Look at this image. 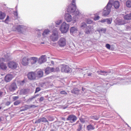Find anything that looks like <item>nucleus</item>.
<instances>
[{
	"label": "nucleus",
	"instance_id": "nucleus-8",
	"mask_svg": "<svg viewBox=\"0 0 131 131\" xmlns=\"http://www.w3.org/2000/svg\"><path fill=\"white\" fill-rule=\"evenodd\" d=\"M58 32L56 30L54 31L53 34L50 37V39L53 41H57L58 40Z\"/></svg>",
	"mask_w": 131,
	"mask_h": 131
},
{
	"label": "nucleus",
	"instance_id": "nucleus-58",
	"mask_svg": "<svg viewBox=\"0 0 131 131\" xmlns=\"http://www.w3.org/2000/svg\"><path fill=\"white\" fill-rule=\"evenodd\" d=\"M3 92L0 91V97H2V96Z\"/></svg>",
	"mask_w": 131,
	"mask_h": 131
},
{
	"label": "nucleus",
	"instance_id": "nucleus-64",
	"mask_svg": "<svg viewBox=\"0 0 131 131\" xmlns=\"http://www.w3.org/2000/svg\"><path fill=\"white\" fill-rule=\"evenodd\" d=\"M15 15L17 16H18V13L17 12H16L15 13Z\"/></svg>",
	"mask_w": 131,
	"mask_h": 131
},
{
	"label": "nucleus",
	"instance_id": "nucleus-28",
	"mask_svg": "<svg viewBox=\"0 0 131 131\" xmlns=\"http://www.w3.org/2000/svg\"><path fill=\"white\" fill-rule=\"evenodd\" d=\"M79 91L80 90L78 88H74L71 91V92L74 94H77Z\"/></svg>",
	"mask_w": 131,
	"mask_h": 131
},
{
	"label": "nucleus",
	"instance_id": "nucleus-44",
	"mask_svg": "<svg viewBox=\"0 0 131 131\" xmlns=\"http://www.w3.org/2000/svg\"><path fill=\"white\" fill-rule=\"evenodd\" d=\"M108 49H110L111 48V46L110 45L108 44V43H107L106 45L105 46Z\"/></svg>",
	"mask_w": 131,
	"mask_h": 131
},
{
	"label": "nucleus",
	"instance_id": "nucleus-22",
	"mask_svg": "<svg viewBox=\"0 0 131 131\" xmlns=\"http://www.w3.org/2000/svg\"><path fill=\"white\" fill-rule=\"evenodd\" d=\"M97 72L99 75L106 76L108 74V72L106 71L101 70L99 71H97Z\"/></svg>",
	"mask_w": 131,
	"mask_h": 131
},
{
	"label": "nucleus",
	"instance_id": "nucleus-33",
	"mask_svg": "<svg viewBox=\"0 0 131 131\" xmlns=\"http://www.w3.org/2000/svg\"><path fill=\"white\" fill-rule=\"evenodd\" d=\"M127 6L129 7H131V1H128L126 2Z\"/></svg>",
	"mask_w": 131,
	"mask_h": 131
},
{
	"label": "nucleus",
	"instance_id": "nucleus-3",
	"mask_svg": "<svg viewBox=\"0 0 131 131\" xmlns=\"http://www.w3.org/2000/svg\"><path fill=\"white\" fill-rule=\"evenodd\" d=\"M69 25L65 22H63L60 28V30L62 33H66L68 30Z\"/></svg>",
	"mask_w": 131,
	"mask_h": 131
},
{
	"label": "nucleus",
	"instance_id": "nucleus-7",
	"mask_svg": "<svg viewBox=\"0 0 131 131\" xmlns=\"http://www.w3.org/2000/svg\"><path fill=\"white\" fill-rule=\"evenodd\" d=\"M28 78V79L31 80H34L37 79V78L36 73L33 72H29L27 74Z\"/></svg>",
	"mask_w": 131,
	"mask_h": 131
},
{
	"label": "nucleus",
	"instance_id": "nucleus-50",
	"mask_svg": "<svg viewBox=\"0 0 131 131\" xmlns=\"http://www.w3.org/2000/svg\"><path fill=\"white\" fill-rule=\"evenodd\" d=\"M5 59L3 58H0V62H2L5 61Z\"/></svg>",
	"mask_w": 131,
	"mask_h": 131
},
{
	"label": "nucleus",
	"instance_id": "nucleus-46",
	"mask_svg": "<svg viewBox=\"0 0 131 131\" xmlns=\"http://www.w3.org/2000/svg\"><path fill=\"white\" fill-rule=\"evenodd\" d=\"M40 90V88H38V87L36 89L35 93H36L38 92Z\"/></svg>",
	"mask_w": 131,
	"mask_h": 131
},
{
	"label": "nucleus",
	"instance_id": "nucleus-25",
	"mask_svg": "<svg viewBox=\"0 0 131 131\" xmlns=\"http://www.w3.org/2000/svg\"><path fill=\"white\" fill-rule=\"evenodd\" d=\"M6 16V14L5 13L0 11V19L2 20L5 18Z\"/></svg>",
	"mask_w": 131,
	"mask_h": 131
},
{
	"label": "nucleus",
	"instance_id": "nucleus-51",
	"mask_svg": "<svg viewBox=\"0 0 131 131\" xmlns=\"http://www.w3.org/2000/svg\"><path fill=\"white\" fill-rule=\"evenodd\" d=\"M99 22H100L102 23H104L106 21V19H103V20H100Z\"/></svg>",
	"mask_w": 131,
	"mask_h": 131
},
{
	"label": "nucleus",
	"instance_id": "nucleus-4",
	"mask_svg": "<svg viewBox=\"0 0 131 131\" xmlns=\"http://www.w3.org/2000/svg\"><path fill=\"white\" fill-rule=\"evenodd\" d=\"M29 58L28 56H25L21 60V64L23 66H26L30 63Z\"/></svg>",
	"mask_w": 131,
	"mask_h": 131
},
{
	"label": "nucleus",
	"instance_id": "nucleus-1",
	"mask_svg": "<svg viewBox=\"0 0 131 131\" xmlns=\"http://www.w3.org/2000/svg\"><path fill=\"white\" fill-rule=\"evenodd\" d=\"M112 6V4L110 2L108 3L106 6L104 8L103 12V16H106L109 14Z\"/></svg>",
	"mask_w": 131,
	"mask_h": 131
},
{
	"label": "nucleus",
	"instance_id": "nucleus-30",
	"mask_svg": "<svg viewBox=\"0 0 131 131\" xmlns=\"http://www.w3.org/2000/svg\"><path fill=\"white\" fill-rule=\"evenodd\" d=\"M22 29L23 27L19 25L16 28V30L18 32H21Z\"/></svg>",
	"mask_w": 131,
	"mask_h": 131
},
{
	"label": "nucleus",
	"instance_id": "nucleus-53",
	"mask_svg": "<svg viewBox=\"0 0 131 131\" xmlns=\"http://www.w3.org/2000/svg\"><path fill=\"white\" fill-rule=\"evenodd\" d=\"M10 103L9 101L7 102L5 104V105L6 106H8L9 105Z\"/></svg>",
	"mask_w": 131,
	"mask_h": 131
},
{
	"label": "nucleus",
	"instance_id": "nucleus-52",
	"mask_svg": "<svg viewBox=\"0 0 131 131\" xmlns=\"http://www.w3.org/2000/svg\"><path fill=\"white\" fill-rule=\"evenodd\" d=\"M59 68L58 67H57L54 69V71H59Z\"/></svg>",
	"mask_w": 131,
	"mask_h": 131
},
{
	"label": "nucleus",
	"instance_id": "nucleus-26",
	"mask_svg": "<svg viewBox=\"0 0 131 131\" xmlns=\"http://www.w3.org/2000/svg\"><path fill=\"white\" fill-rule=\"evenodd\" d=\"M114 5L115 8H118L120 5L119 2L117 1H115L114 3Z\"/></svg>",
	"mask_w": 131,
	"mask_h": 131
},
{
	"label": "nucleus",
	"instance_id": "nucleus-60",
	"mask_svg": "<svg viewBox=\"0 0 131 131\" xmlns=\"http://www.w3.org/2000/svg\"><path fill=\"white\" fill-rule=\"evenodd\" d=\"M126 28L127 29H130L131 28V27H130V26H127L126 27Z\"/></svg>",
	"mask_w": 131,
	"mask_h": 131
},
{
	"label": "nucleus",
	"instance_id": "nucleus-24",
	"mask_svg": "<svg viewBox=\"0 0 131 131\" xmlns=\"http://www.w3.org/2000/svg\"><path fill=\"white\" fill-rule=\"evenodd\" d=\"M86 129L88 130L89 131L93 130L94 129L95 127L94 126L90 124L87 126Z\"/></svg>",
	"mask_w": 131,
	"mask_h": 131
},
{
	"label": "nucleus",
	"instance_id": "nucleus-45",
	"mask_svg": "<svg viewBox=\"0 0 131 131\" xmlns=\"http://www.w3.org/2000/svg\"><path fill=\"white\" fill-rule=\"evenodd\" d=\"M86 23L88 24H90L92 23V21L91 20L88 19L87 20Z\"/></svg>",
	"mask_w": 131,
	"mask_h": 131
},
{
	"label": "nucleus",
	"instance_id": "nucleus-31",
	"mask_svg": "<svg viewBox=\"0 0 131 131\" xmlns=\"http://www.w3.org/2000/svg\"><path fill=\"white\" fill-rule=\"evenodd\" d=\"M50 32L49 30L48 29H45L44 31L43 34L42 35L44 36H45L46 35H47Z\"/></svg>",
	"mask_w": 131,
	"mask_h": 131
},
{
	"label": "nucleus",
	"instance_id": "nucleus-35",
	"mask_svg": "<svg viewBox=\"0 0 131 131\" xmlns=\"http://www.w3.org/2000/svg\"><path fill=\"white\" fill-rule=\"evenodd\" d=\"M113 82H109V83H107L106 84V88H107L110 87L111 86L113 85Z\"/></svg>",
	"mask_w": 131,
	"mask_h": 131
},
{
	"label": "nucleus",
	"instance_id": "nucleus-11",
	"mask_svg": "<svg viewBox=\"0 0 131 131\" xmlns=\"http://www.w3.org/2000/svg\"><path fill=\"white\" fill-rule=\"evenodd\" d=\"M46 56L42 55L39 58L38 62L39 64H41L46 61Z\"/></svg>",
	"mask_w": 131,
	"mask_h": 131
},
{
	"label": "nucleus",
	"instance_id": "nucleus-10",
	"mask_svg": "<svg viewBox=\"0 0 131 131\" xmlns=\"http://www.w3.org/2000/svg\"><path fill=\"white\" fill-rule=\"evenodd\" d=\"M66 40L65 38L62 37L60 39L58 43L60 46L63 47L66 45Z\"/></svg>",
	"mask_w": 131,
	"mask_h": 131
},
{
	"label": "nucleus",
	"instance_id": "nucleus-20",
	"mask_svg": "<svg viewBox=\"0 0 131 131\" xmlns=\"http://www.w3.org/2000/svg\"><path fill=\"white\" fill-rule=\"evenodd\" d=\"M124 20H131V12L129 14L125 15L123 16Z\"/></svg>",
	"mask_w": 131,
	"mask_h": 131
},
{
	"label": "nucleus",
	"instance_id": "nucleus-23",
	"mask_svg": "<svg viewBox=\"0 0 131 131\" xmlns=\"http://www.w3.org/2000/svg\"><path fill=\"white\" fill-rule=\"evenodd\" d=\"M106 28H100L97 29V31H98L99 33L103 32L105 33L106 31Z\"/></svg>",
	"mask_w": 131,
	"mask_h": 131
},
{
	"label": "nucleus",
	"instance_id": "nucleus-59",
	"mask_svg": "<svg viewBox=\"0 0 131 131\" xmlns=\"http://www.w3.org/2000/svg\"><path fill=\"white\" fill-rule=\"evenodd\" d=\"M93 117V118L96 120H98V118H99V117H96L95 116H94Z\"/></svg>",
	"mask_w": 131,
	"mask_h": 131
},
{
	"label": "nucleus",
	"instance_id": "nucleus-5",
	"mask_svg": "<svg viewBox=\"0 0 131 131\" xmlns=\"http://www.w3.org/2000/svg\"><path fill=\"white\" fill-rule=\"evenodd\" d=\"M76 8H74L73 7L71 6V4L68 7L67 9V11L69 13H74L75 15H79V13L78 11H75Z\"/></svg>",
	"mask_w": 131,
	"mask_h": 131
},
{
	"label": "nucleus",
	"instance_id": "nucleus-12",
	"mask_svg": "<svg viewBox=\"0 0 131 131\" xmlns=\"http://www.w3.org/2000/svg\"><path fill=\"white\" fill-rule=\"evenodd\" d=\"M29 59L30 63L31 65L35 64L38 60V58L36 57H31L29 58Z\"/></svg>",
	"mask_w": 131,
	"mask_h": 131
},
{
	"label": "nucleus",
	"instance_id": "nucleus-63",
	"mask_svg": "<svg viewBox=\"0 0 131 131\" xmlns=\"http://www.w3.org/2000/svg\"><path fill=\"white\" fill-rule=\"evenodd\" d=\"M51 64H53V65L54 64V62L53 61H51Z\"/></svg>",
	"mask_w": 131,
	"mask_h": 131
},
{
	"label": "nucleus",
	"instance_id": "nucleus-18",
	"mask_svg": "<svg viewBox=\"0 0 131 131\" xmlns=\"http://www.w3.org/2000/svg\"><path fill=\"white\" fill-rule=\"evenodd\" d=\"M32 106H29L27 105H25L24 106L21 107L20 110V111H24L29 109L31 108Z\"/></svg>",
	"mask_w": 131,
	"mask_h": 131
},
{
	"label": "nucleus",
	"instance_id": "nucleus-41",
	"mask_svg": "<svg viewBox=\"0 0 131 131\" xmlns=\"http://www.w3.org/2000/svg\"><path fill=\"white\" fill-rule=\"evenodd\" d=\"M38 95H36L35 96H34L31 97V98H29L27 100V101L28 102L31 101L32 100L34 99V98H35L36 96H38Z\"/></svg>",
	"mask_w": 131,
	"mask_h": 131
},
{
	"label": "nucleus",
	"instance_id": "nucleus-62",
	"mask_svg": "<svg viewBox=\"0 0 131 131\" xmlns=\"http://www.w3.org/2000/svg\"><path fill=\"white\" fill-rule=\"evenodd\" d=\"M92 74V73H89L88 74V76H91Z\"/></svg>",
	"mask_w": 131,
	"mask_h": 131
},
{
	"label": "nucleus",
	"instance_id": "nucleus-16",
	"mask_svg": "<svg viewBox=\"0 0 131 131\" xmlns=\"http://www.w3.org/2000/svg\"><path fill=\"white\" fill-rule=\"evenodd\" d=\"M13 78L12 75L8 74L5 76V80L6 82H9Z\"/></svg>",
	"mask_w": 131,
	"mask_h": 131
},
{
	"label": "nucleus",
	"instance_id": "nucleus-14",
	"mask_svg": "<svg viewBox=\"0 0 131 131\" xmlns=\"http://www.w3.org/2000/svg\"><path fill=\"white\" fill-rule=\"evenodd\" d=\"M17 88V86L15 82H13L9 86V89L11 91H13Z\"/></svg>",
	"mask_w": 131,
	"mask_h": 131
},
{
	"label": "nucleus",
	"instance_id": "nucleus-13",
	"mask_svg": "<svg viewBox=\"0 0 131 131\" xmlns=\"http://www.w3.org/2000/svg\"><path fill=\"white\" fill-rule=\"evenodd\" d=\"M93 29V26L89 25L86 27L85 30L84 32L85 34H89L92 31Z\"/></svg>",
	"mask_w": 131,
	"mask_h": 131
},
{
	"label": "nucleus",
	"instance_id": "nucleus-19",
	"mask_svg": "<svg viewBox=\"0 0 131 131\" xmlns=\"http://www.w3.org/2000/svg\"><path fill=\"white\" fill-rule=\"evenodd\" d=\"M65 18L68 22H70L72 20L71 16L69 14H66L65 15Z\"/></svg>",
	"mask_w": 131,
	"mask_h": 131
},
{
	"label": "nucleus",
	"instance_id": "nucleus-42",
	"mask_svg": "<svg viewBox=\"0 0 131 131\" xmlns=\"http://www.w3.org/2000/svg\"><path fill=\"white\" fill-rule=\"evenodd\" d=\"M9 17L8 16H7L6 19L4 21V22L6 23H8V22L9 21Z\"/></svg>",
	"mask_w": 131,
	"mask_h": 131
},
{
	"label": "nucleus",
	"instance_id": "nucleus-15",
	"mask_svg": "<svg viewBox=\"0 0 131 131\" xmlns=\"http://www.w3.org/2000/svg\"><path fill=\"white\" fill-rule=\"evenodd\" d=\"M43 72L41 70L37 71V72L36 77L37 79L38 78H42L43 77Z\"/></svg>",
	"mask_w": 131,
	"mask_h": 131
},
{
	"label": "nucleus",
	"instance_id": "nucleus-29",
	"mask_svg": "<svg viewBox=\"0 0 131 131\" xmlns=\"http://www.w3.org/2000/svg\"><path fill=\"white\" fill-rule=\"evenodd\" d=\"M128 23V22L126 21L125 20H121L119 21L118 23V25H123L125 24H126Z\"/></svg>",
	"mask_w": 131,
	"mask_h": 131
},
{
	"label": "nucleus",
	"instance_id": "nucleus-61",
	"mask_svg": "<svg viewBox=\"0 0 131 131\" xmlns=\"http://www.w3.org/2000/svg\"><path fill=\"white\" fill-rule=\"evenodd\" d=\"M58 21H57V23H56V24L58 25H59L61 22V21H60V22H59L58 23Z\"/></svg>",
	"mask_w": 131,
	"mask_h": 131
},
{
	"label": "nucleus",
	"instance_id": "nucleus-37",
	"mask_svg": "<svg viewBox=\"0 0 131 131\" xmlns=\"http://www.w3.org/2000/svg\"><path fill=\"white\" fill-rule=\"evenodd\" d=\"M29 92V90L28 89H24L23 91V93L24 94H26L28 93Z\"/></svg>",
	"mask_w": 131,
	"mask_h": 131
},
{
	"label": "nucleus",
	"instance_id": "nucleus-17",
	"mask_svg": "<svg viewBox=\"0 0 131 131\" xmlns=\"http://www.w3.org/2000/svg\"><path fill=\"white\" fill-rule=\"evenodd\" d=\"M54 71V69L53 68L49 67L46 68L45 70V73L47 74H49Z\"/></svg>",
	"mask_w": 131,
	"mask_h": 131
},
{
	"label": "nucleus",
	"instance_id": "nucleus-54",
	"mask_svg": "<svg viewBox=\"0 0 131 131\" xmlns=\"http://www.w3.org/2000/svg\"><path fill=\"white\" fill-rule=\"evenodd\" d=\"M44 100V97H41L39 99V101L41 102L42 101Z\"/></svg>",
	"mask_w": 131,
	"mask_h": 131
},
{
	"label": "nucleus",
	"instance_id": "nucleus-40",
	"mask_svg": "<svg viewBox=\"0 0 131 131\" xmlns=\"http://www.w3.org/2000/svg\"><path fill=\"white\" fill-rule=\"evenodd\" d=\"M41 122H48V121L47 119L45 117H42V118H41Z\"/></svg>",
	"mask_w": 131,
	"mask_h": 131
},
{
	"label": "nucleus",
	"instance_id": "nucleus-56",
	"mask_svg": "<svg viewBox=\"0 0 131 131\" xmlns=\"http://www.w3.org/2000/svg\"><path fill=\"white\" fill-rule=\"evenodd\" d=\"M13 99L14 100H16L18 98V96H14L13 97Z\"/></svg>",
	"mask_w": 131,
	"mask_h": 131
},
{
	"label": "nucleus",
	"instance_id": "nucleus-43",
	"mask_svg": "<svg viewBox=\"0 0 131 131\" xmlns=\"http://www.w3.org/2000/svg\"><path fill=\"white\" fill-rule=\"evenodd\" d=\"M107 21V24H111L112 20H111L107 18L106 19V21Z\"/></svg>",
	"mask_w": 131,
	"mask_h": 131
},
{
	"label": "nucleus",
	"instance_id": "nucleus-47",
	"mask_svg": "<svg viewBox=\"0 0 131 131\" xmlns=\"http://www.w3.org/2000/svg\"><path fill=\"white\" fill-rule=\"evenodd\" d=\"M100 17L99 16H95L94 18V20H98L99 18H100Z\"/></svg>",
	"mask_w": 131,
	"mask_h": 131
},
{
	"label": "nucleus",
	"instance_id": "nucleus-49",
	"mask_svg": "<svg viewBox=\"0 0 131 131\" xmlns=\"http://www.w3.org/2000/svg\"><path fill=\"white\" fill-rule=\"evenodd\" d=\"M60 93L62 94H67V93L64 91H61L60 92Z\"/></svg>",
	"mask_w": 131,
	"mask_h": 131
},
{
	"label": "nucleus",
	"instance_id": "nucleus-32",
	"mask_svg": "<svg viewBox=\"0 0 131 131\" xmlns=\"http://www.w3.org/2000/svg\"><path fill=\"white\" fill-rule=\"evenodd\" d=\"M75 0H72V2L71 4H71V6H72L74 8H75L76 9V6L75 5Z\"/></svg>",
	"mask_w": 131,
	"mask_h": 131
},
{
	"label": "nucleus",
	"instance_id": "nucleus-36",
	"mask_svg": "<svg viewBox=\"0 0 131 131\" xmlns=\"http://www.w3.org/2000/svg\"><path fill=\"white\" fill-rule=\"evenodd\" d=\"M82 125L81 124H79L77 130L78 131H80L82 128Z\"/></svg>",
	"mask_w": 131,
	"mask_h": 131
},
{
	"label": "nucleus",
	"instance_id": "nucleus-48",
	"mask_svg": "<svg viewBox=\"0 0 131 131\" xmlns=\"http://www.w3.org/2000/svg\"><path fill=\"white\" fill-rule=\"evenodd\" d=\"M80 121L82 123H84L85 122V119L83 118H80Z\"/></svg>",
	"mask_w": 131,
	"mask_h": 131
},
{
	"label": "nucleus",
	"instance_id": "nucleus-57",
	"mask_svg": "<svg viewBox=\"0 0 131 131\" xmlns=\"http://www.w3.org/2000/svg\"><path fill=\"white\" fill-rule=\"evenodd\" d=\"M50 131H57V129L55 128L54 129H52Z\"/></svg>",
	"mask_w": 131,
	"mask_h": 131
},
{
	"label": "nucleus",
	"instance_id": "nucleus-21",
	"mask_svg": "<svg viewBox=\"0 0 131 131\" xmlns=\"http://www.w3.org/2000/svg\"><path fill=\"white\" fill-rule=\"evenodd\" d=\"M0 68L2 70H5L7 69V67L6 64L1 63L0 64Z\"/></svg>",
	"mask_w": 131,
	"mask_h": 131
},
{
	"label": "nucleus",
	"instance_id": "nucleus-6",
	"mask_svg": "<svg viewBox=\"0 0 131 131\" xmlns=\"http://www.w3.org/2000/svg\"><path fill=\"white\" fill-rule=\"evenodd\" d=\"M8 67L12 69H16L17 66V64L13 61H9L7 63Z\"/></svg>",
	"mask_w": 131,
	"mask_h": 131
},
{
	"label": "nucleus",
	"instance_id": "nucleus-38",
	"mask_svg": "<svg viewBox=\"0 0 131 131\" xmlns=\"http://www.w3.org/2000/svg\"><path fill=\"white\" fill-rule=\"evenodd\" d=\"M42 122H41V118L39 119H38L36 120L35 122V123L36 124H38Z\"/></svg>",
	"mask_w": 131,
	"mask_h": 131
},
{
	"label": "nucleus",
	"instance_id": "nucleus-2",
	"mask_svg": "<svg viewBox=\"0 0 131 131\" xmlns=\"http://www.w3.org/2000/svg\"><path fill=\"white\" fill-rule=\"evenodd\" d=\"M61 71L63 73H69L72 71V69L67 65L63 64L61 67Z\"/></svg>",
	"mask_w": 131,
	"mask_h": 131
},
{
	"label": "nucleus",
	"instance_id": "nucleus-55",
	"mask_svg": "<svg viewBox=\"0 0 131 131\" xmlns=\"http://www.w3.org/2000/svg\"><path fill=\"white\" fill-rule=\"evenodd\" d=\"M41 87H43L44 85L45 84V83L44 82H41Z\"/></svg>",
	"mask_w": 131,
	"mask_h": 131
},
{
	"label": "nucleus",
	"instance_id": "nucleus-39",
	"mask_svg": "<svg viewBox=\"0 0 131 131\" xmlns=\"http://www.w3.org/2000/svg\"><path fill=\"white\" fill-rule=\"evenodd\" d=\"M21 102V101H20L18 100L17 101H16L14 103V104L15 105H17L18 104H19Z\"/></svg>",
	"mask_w": 131,
	"mask_h": 131
},
{
	"label": "nucleus",
	"instance_id": "nucleus-34",
	"mask_svg": "<svg viewBox=\"0 0 131 131\" xmlns=\"http://www.w3.org/2000/svg\"><path fill=\"white\" fill-rule=\"evenodd\" d=\"M88 26H87V25L85 23L83 22L82 23L81 25V27L83 28V29H84V28H86V27Z\"/></svg>",
	"mask_w": 131,
	"mask_h": 131
},
{
	"label": "nucleus",
	"instance_id": "nucleus-27",
	"mask_svg": "<svg viewBox=\"0 0 131 131\" xmlns=\"http://www.w3.org/2000/svg\"><path fill=\"white\" fill-rule=\"evenodd\" d=\"M77 28L75 27H72L70 30L72 34L76 32L77 31Z\"/></svg>",
	"mask_w": 131,
	"mask_h": 131
},
{
	"label": "nucleus",
	"instance_id": "nucleus-9",
	"mask_svg": "<svg viewBox=\"0 0 131 131\" xmlns=\"http://www.w3.org/2000/svg\"><path fill=\"white\" fill-rule=\"evenodd\" d=\"M77 119V118L75 116L71 115L68 116L67 120L70 121V123H73L76 121Z\"/></svg>",
	"mask_w": 131,
	"mask_h": 131
}]
</instances>
